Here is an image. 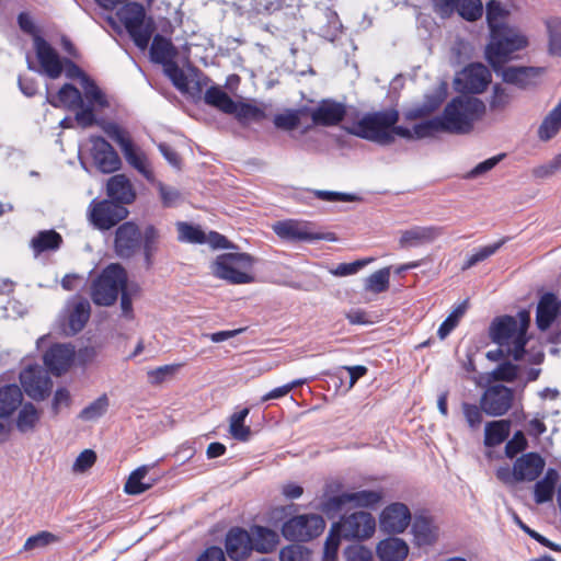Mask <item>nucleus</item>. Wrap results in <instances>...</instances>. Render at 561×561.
Returning a JSON list of instances; mask_svg holds the SVG:
<instances>
[{
  "instance_id": "nucleus-1",
  "label": "nucleus",
  "mask_w": 561,
  "mask_h": 561,
  "mask_svg": "<svg viewBox=\"0 0 561 561\" xmlns=\"http://www.w3.org/2000/svg\"><path fill=\"white\" fill-rule=\"evenodd\" d=\"M485 114V104L470 95L453 99L440 116L416 124L413 129L396 126L399 113L396 110L366 113L354 121L346 119L343 129L359 138L380 145H389L394 136L403 138H424L437 131L469 134Z\"/></svg>"
},
{
  "instance_id": "nucleus-2",
  "label": "nucleus",
  "mask_w": 561,
  "mask_h": 561,
  "mask_svg": "<svg viewBox=\"0 0 561 561\" xmlns=\"http://www.w3.org/2000/svg\"><path fill=\"white\" fill-rule=\"evenodd\" d=\"M530 317L528 311H519L517 318L502 316L495 318L489 328L491 340L500 346L502 355L511 356L515 360L523 358L527 344L526 333Z\"/></svg>"
},
{
  "instance_id": "nucleus-3",
  "label": "nucleus",
  "mask_w": 561,
  "mask_h": 561,
  "mask_svg": "<svg viewBox=\"0 0 561 561\" xmlns=\"http://www.w3.org/2000/svg\"><path fill=\"white\" fill-rule=\"evenodd\" d=\"M528 46L527 36L516 26L490 32V42L485 48V56L495 72L513 59L514 54Z\"/></svg>"
},
{
  "instance_id": "nucleus-4",
  "label": "nucleus",
  "mask_w": 561,
  "mask_h": 561,
  "mask_svg": "<svg viewBox=\"0 0 561 561\" xmlns=\"http://www.w3.org/2000/svg\"><path fill=\"white\" fill-rule=\"evenodd\" d=\"M340 486L337 482L327 484L324 499L319 504V508L328 516L340 512L347 504H352L354 507L374 508L382 502L386 495L382 488H377L329 496V493L337 491Z\"/></svg>"
},
{
  "instance_id": "nucleus-5",
  "label": "nucleus",
  "mask_w": 561,
  "mask_h": 561,
  "mask_svg": "<svg viewBox=\"0 0 561 561\" xmlns=\"http://www.w3.org/2000/svg\"><path fill=\"white\" fill-rule=\"evenodd\" d=\"M254 263L255 259L249 253L228 252L218 255L210 268L215 277L230 284H251L254 282Z\"/></svg>"
},
{
  "instance_id": "nucleus-6",
  "label": "nucleus",
  "mask_w": 561,
  "mask_h": 561,
  "mask_svg": "<svg viewBox=\"0 0 561 561\" xmlns=\"http://www.w3.org/2000/svg\"><path fill=\"white\" fill-rule=\"evenodd\" d=\"M116 14L135 45L141 50L146 49L156 31V25L153 20L147 16L144 5L137 2H128Z\"/></svg>"
},
{
  "instance_id": "nucleus-7",
  "label": "nucleus",
  "mask_w": 561,
  "mask_h": 561,
  "mask_svg": "<svg viewBox=\"0 0 561 561\" xmlns=\"http://www.w3.org/2000/svg\"><path fill=\"white\" fill-rule=\"evenodd\" d=\"M126 282V271L118 264H110L92 280L91 299L98 306H112L124 290Z\"/></svg>"
},
{
  "instance_id": "nucleus-8",
  "label": "nucleus",
  "mask_w": 561,
  "mask_h": 561,
  "mask_svg": "<svg viewBox=\"0 0 561 561\" xmlns=\"http://www.w3.org/2000/svg\"><path fill=\"white\" fill-rule=\"evenodd\" d=\"M103 130L121 147L128 164L136 169L148 181L152 182L154 180V175L150 168L148 158L140 148L133 144L128 133L115 123L104 124Z\"/></svg>"
},
{
  "instance_id": "nucleus-9",
  "label": "nucleus",
  "mask_w": 561,
  "mask_h": 561,
  "mask_svg": "<svg viewBox=\"0 0 561 561\" xmlns=\"http://www.w3.org/2000/svg\"><path fill=\"white\" fill-rule=\"evenodd\" d=\"M325 522L318 514H302L287 519L282 526V535L289 541L307 542L320 536Z\"/></svg>"
},
{
  "instance_id": "nucleus-10",
  "label": "nucleus",
  "mask_w": 561,
  "mask_h": 561,
  "mask_svg": "<svg viewBox=\"0 0 561 561\" xmlns=\"http://www.w3.org/2000/svg\"><path fill=\"white\" fill-rule=\"evenodd\" d=\"M333 527L344 539L365 540L374 535L376 520L370 513L358 511L343 516Z\"/></svg>"
},
{
  "instance_id": "nucleus-11",
  "label": "nucleus",
  "mask_w": 561,
  "mask_h": 561,
  "mask_svg": "<svg viewBox=\"0 0 561 561\" xmlns=\"http://www.w3.org/2000/svg\"><path fill=\"white\" fill-rule=\"evenodd\" d=\"M273 231L283 240L291 242L313 241V240H335L333 233H319L313 230V225L309 221L286 219L275 222Z\"/></svg>"
},
{
  "instance_id": "nucleus-12",
  "label": "nucleus",
  "mask_w": 561,
  "mask_h": 561,
  "mask_svg": "<svg viewBox=\"0 0 561 561\" xmlns=\"http://www.w3.org/2000/svg\"><path fill=\"white\" fill-rule=\"evenodd\" d=\"M128 210L124 205L114 201H93L90 204L88 217L91 224L100 230H108L125 219Z\"/></svg>"
},
{
  "instance_id": "nucleus-13",
  "label": "nucleus",
  "mask_w": 561,
  "mask_h": 561,
  "mask_svg": "<svg viewBox=\"0 0 561 561\" xmlns=\"http://www.w3.org/2000/svg\"><path fill=\"white\" fill-rule=\"evenodd\" d=\"M308 116L311 123L304 127V131L313 126H335L346 116V106L333 100H323L314 108H309Z\"/></svg>"
},
{
  "instance_id": "nucleus-14",
  "label": "nucleus",
  "mask_w": 561,
  "mask_h": 561,
  "mask_svg": "<svg viewBox=\"0 0 561 561\" xmlns=\"http://www.w3.org/2000/svg\"><path fill=\"white\" fill-rule=\"evenodd\" d=\"M20 381L25 393L34 400L45 399L53 386L47 371L39 366H28L23 369Z\"/></svg>"
},
{
  "instance_id": "nucleus-15",
  "label": "nucleus",
  "mask_w": 561,
  "mask_h": 561,
  "mask_svg": "<svg viewBox=\"0 0 561 561\" xmlns=\"http://www.w3.org/2000/svg\"><path fill=\"white\" fill-rule=\"evenodd\" d=\"M513 391L502 385L489 387L480 400L483 412L491 416L504 415L512 407Z\"/></svg>"
},
{
  "instance_id": "nucleus-16",
  "label": "nucleus",
  "mask_w": 561,
  "mask_h": 561,
  "mask_svg": "<svg viewBox=\"0 0 561 561\" xmlns=\"http://www.w3.org/2000/svg\"><path fill=\"white\" fill-rule=\"evenodd\" d=\"M445 233L442 226H412L400 231L398 245L400 249L419 248L433 243Z\"/></svg>"
},
{
  "instance_id": "nucleus-17",
  "label": "nucleus",
  "mask_w": 561,
  "mask_h": 561,
  "mask_svg": "<svg viewBox=\"0 0 561 561\" xmlns=\"http://www.w3.org/2000/svg\"><path fill=\"white\" fill-rule=\"evenodd\" d=\"M90 142L93 162L101 172L112 173L121 168V159L110 142L99 136H92Z\"/></svg>"
},
{
  "instance_id": "nucleus-18",
  "label": "nucleus",
  "mask_w": 561,
  "mask_h": 561,
  "mask_svg": "<svg viewBox=\"0 0 561 561\" xmlns=\"http://www.w3.org/2000/svg\"><path fill=\"white\" fill-rule=\"evenodd\" d=\"M141 244V232L134 222H124L115 232V252L119 257H131Z\"/></svg>"
},
{
  "instance_id": "nucleus-19",
  "label": "nucleus",
  "mask_w": 561,
  "mask_h": 561,
  "mask_svg": "<svg viewBox=\"0 0 561 561\" xmlns=\"http://www.w3.org/2000/svg\"><path fill=\"white\" fill-rule=\"evenodd\" d=\"M34 48L43 72L50 79H57L64 71V64L58 53L42 36H34Z\"/></svg>"
},
{
  "instance_id": "nucleus-20",
  "label": "nucleus",
  "mask_w": 561,
  "mask_h": 561,
  "mask_svg": "<svg viewBox=\"0 0 561 561\" xmlns=\"http://www.w3.org/2000/svg\"><path fill=\"white\" fill-rule=\"evenodd\" d=\"M411 523V512L403 503H392L380 515V528L387 534H401Z\"/></svg>"
},
{
  "instance_id": "nucleus-21",
  "label": "nucleus",
  "mask_w": 561,
  "mask_h": 561,
  "mask_svg": "<svg viewBox=\"0 0 561 561\" xmlns=\"http://www.w3.org/2000/svg\"><path fill=\"white\" fill-rule=\"evenodd\" d=\"M456 81L461 84L460 89L466 92L481 93L490 83L491 73L484 65L480 62L471 64L461 71Z\"/></svg>"
},
{
  "instance_id": "nucleus-22",
  "label": "nucleus",
  "mask_w": 561,
  "mask_h": 561,
  "mask_svg": "<svg viewBox=\"0 0 561 561\" xmlns=\"http://www.w3.org/2000/svg\"><path fill=\"white\" fill-rule=\"evenodd\" d=\"M503 81L514 84L520 89H527L537 85L543 73L542 68L537 67H504L497 72Z\"/></svg>"
},
{
  "instance_id": "nucleus-23",
  "label": "nucleus",
  "mask_w": 561,
  "mask_h": 561,
  "mask_svg": "<svg viewBox=\"0 0 561 561\" xmlns=\"http://www.w3.org/2000/svg\"><path fill=\"white\" fill-rule=\"evenodd\" d=\"M226 551L233 561H241L248 558L252 551L250 534L239 527L231 528L226 536Z\"/></svg>"
},
{
  "instance_id": "nucleus-24",
  "label": "nucleus",
  "mask_w": 561,
  "mask_h": 561,
  "mask_svg": "<svg viewBox=\"0 0 561 561\" xmlns=\"http://www.w3.org/2000/svg\"><path fill=\"white\" fill-rule=\"evenodd\" d=\"M545 466L546 461L539 454H524L514 462L516 482L535 481L543 471Z\"/></svg>"
},
{
  "instance_id": "nucleus-25",
  "label": "nucleus",
  "mask_w": 561,
  "mask_h": 561,
  "mask_svg": "<svg viewBox=\"0 0 561 561\" xmlns=\"http://www.w3.org/2000/svg\"><path fill=\"white\" fill-rule=\"evenodd\" d=\"M75 357V348L69 344H55L44 355V363L56 376L67 371Z\"/></svg>"
},
{
  "instance_id": "nucleus-26",
  "label": "nucleus",
  "mask_w": 561,
  "mask_h": 561,
  "mask_svg": "<svg viewBox=\"0 0 561 561\" xmlns=\"http://www.w3.org/2000/svg\"><path fill=\"white\" fill-rule=\"evenodd\" d=\"M68 322L64 331L68 335L80 332L90 318L91 307L88 300L75 298L67 306Z\"/></svg>"
},
{
  "instance_id": "nucleus-27",
  "label": "nucleus",
  "mask_w": 561,
  "mask_h": 561,
  "mask_svg": "<svg viewBox=\"0 0 561 561\" xmlns=\"http://www.w3.org/2000/svg\"><path fill=\"white\" fill-rule=\"evenodd\" d=\"M561 316V301L552 293L541 296L536 312V323L539 330H548L556 318Z\"/></svg>"
},
{
  "instance_id": "nucleus-28",
  "label": "nucleus",
  "mask_w": 561,
  "mask_h": 561,
  "mask_svg": "<svg viewBox=\"0 0 561 561\" xmlns=\"http://www.w3.org/2000/svg\"><path fill=\"white\" fill-rule=\"evenodd\" d=\"M107 195L116 203L130 204L136 198V193L130 180L125 174H116L107 181Z\"/></svg>"
},
{
  "instance_id": "nucleus-29",
  "label": "nucleus",
  "mask_w": 561,
  "mask_h": 561,
  "mask_svg": "<svg viewBox=\"0 0 561 561\" xmlns=\"http://www.w3.org/2000/svg\"><path fill=\"white\" fill-rule=\"evenodd\" d=\"M376 553L381 561H404L409 546L401 538L390 537L378 542Z\"/></svg>"
},
{
  "instance_id": "nucleus-30",
  "label": "nucleus",
  "mask_w": 561,
  "mask_h": 561,
  "mask_svg": "<svg viewBox=\"0 0 561 561\" xmlns=\"http://www.w3.org/2000/svg\"><path fill=\"white\" fill-rule=\"evenodd\" d=\"M47 102L54 107H64L68 110H77L82 107L81 92L72 84L66 83L56 94L47 93Z\"/></svg>"
},
{
  "instance_id": "nucleus-31",
  "label": "nucleus",
  "mask_w": 561,
  "mask_h": 561,
  "mask_svg": "<svg viewBox=\"0 0 561 561\" xmlns=\"http://www.w3.org/2000/svg\"><path fill=\"white\" fill-rule=\"evenodd\" d=\"M250 536L252 549L262 553L271 552L278 543L277 533L263 526H253Z\"/></svg>"
},
{
  "instance_id": "nucleus-32",
  "label": "nucleus",
  "mask_w": 561,
  "mask_h": 561,
  "mask_svg": "<svg viewBox=\"0 0 561 561\" xmlns=\"http://www.w3.org/2000/svg\"><path fill=\"white\" fill-rule=\"evenodd\" d=\"M309 107L302 106L296 110H285L274 116L273 123L276 128L290 131L300 127L304 119L308 117Z\"/></svg>"
},
{
  "instance_id": "nucleus-33",
  "label": "nucleus",
  "mask_w": 561,
  "mask_h": 561,
  "mask_svg": "<svg viewBox=\"0 0 561 561\" xmlns=\"http://www.w3.org/2000/svg\"><path fill=\"white\" fill-rule=\"evenodd\" d=\"M176 55L178 50L169 39L160 35L154 36L150 47V57L152 61L161 64L164 67L174 61Z\"/></svg>"
},
{
  "instance_id": "nucleus-34",
  "label": "nucleus",
  "mask_w": 561,
  "mask_h": 561,
  "mask_svg": "<svg viewBox=\"0 0 561 561\" xmlns=\"http://www.w3.org/2000/svg\"><path fill=\"white\" fill-rule=\"evenodd\" d=\"M23 394L16 385H8L0 389V417H9L21 404Z\"/></svg>"
},
{
  "instance_id": "nucleus-35",
  "label": "nucleus",
  "mask_w": 561,
  "mask_h": 561,
  "mask_svg": "<svg viewBox=\"0 0 561 561\" xmlns=\"http://www.w3.org/2000/svg\"><path fill=\"white\" fill-rule=\"evenodd\" d=\"M559 473L556 469L549 468L545 477L537 481L534 486L535 502L542 504L552 500Z\"/></svg>"
},
{
  "instance_id": "nucleus-36",
  "label": "nucleus",
  "mask_w": 561,
  "mask_h": 561,
  "mask_svg": "<svg viewBox=\"0 0 561 561\" xmlns=\"http://www.w3.org/2000/svg\"><path fill=\"white\" fill-rule=\"evenodd\" d=\"M42 419V411L33 403H25L18 413L15 425L20 433L34 432Z\"/></svg>"
},
{
  "instance_id": "nucleus-37",
  "label": "nucleus",
  "mask_w": 561,
  "mask_h": 561,
  "mask_svg": "<svg viewBox=\"0 0 561 561\" xmlns=\"http://www.w3.org/2000/svg\"><path fill=\"white\" fill-rule=\"evenodd\" d=\"M230 115H233L242 125H248L252 122H261L265 118V112L263 108L253 103L244 102H234Z\"/></svg>"
},
{
  "instance_id": "nucleus-38",
  "label": "nucleus",
  "mask_w": 561,
  "mask_h": 561,
  "mask_svg": "<svg viewBox=\"0 0 561 561\" xmlns=\"http://www.w3.org/2000/svg\"><path fill=\"white\" fill-rule=\"evenodd\" d=\"M412 533L417 546H427L435 541L437 534L432 522L423 516L415 517L412 524Z\"/></svg>"
},
{
  "instance_id": "nucleus-39",
  "label": "nucleus",
  "mask_w": 561,
  "mask_h": 561,
  "mask_svg": "<svg viewBox=\"0 0 561 561\" xmlns=\"http://www.w3.org/2000/svg\"><path fill=\"white\" fill-rule=\"evenodd\" d=\"M511 421L500 420L489 422L485 425L484 444L488 447H495L502 444L510 435Z\"/></svg>"
},
{
  "instance_id": "nucleus-40",
  "label": "nucleus",
  "mask_w": 561,
  "mask_h": 561,
  "mask_svg": "<svg viewBox=\"0 0 561 561\" xmlns=\"http://www.w3.org/2000/svg\"><path fill=\"white\" fill-rule=\"evenodd\" d=\"M148 471H149V467H147V466H141V467L137 468L136 470H134L129 474V477L124 485V491L127 494L137 495V494H141L145 491L149 490L153 485V481H145V479L148 474Z\"/></svg>"
},
{
  "instance_id": "nucleus-41",
  "label": "nucleus",
  "mask_w": 561,
  "mask_h": 561,
  "mask_svg": "<svg viewBox=\"0 0 561 561\" xmlns=\"http://www.w3.org/2000/svg\"><path fill=\"white\" fill-rule=\"evenodd\" d=\"M62 242L61 236L54 230H44L38 232L31 241V247L35 254L45 251H54L59 249Z\"/></svg>"
},
{
  "instance_id": "nucleus-42",
  "label": "nucleus",
  "mask_w": 561,
  "mask_h": 561,
  "mask_svg": "<svg viewBox=\"0 0 561 561\" xmlns=\"http://www.w3.org/2000/svg\"><path fill=\"white\" fill-rule=\"evenodd\" d=\"M510 11L501 2L491 0L486 3V21L490 32L508 26Z\"/></svg>"
},
{
  "instance_id": "nucleus-43",
  "label": "nucleus",
  "mask_w": 561,
  "mask_h": 561,
  "mask_svg": "<svg viewBox=\"0 0 561 561\" xmlns=\"http://www.w3.org/2000/svg\"><path fill=\"white\" fill-rule=\"evenodd\" d=\"M204 101L206 104L218 108L225 114H230L236 102L219 87H210L207 89L204 94Z\"/></svg>"
},
{
  "instance_id": "nucleus-44",
  "label": "nucleus",
  "mask_w": 561,
  "mask_h": 561,
  "mask_svg": "<svg viewBox=\"0 0 561 561\" xmlns=\"http://www.w3.org/2000/svg\"><path fill=\"white\" fill-rule=\"evenodd\" d=\"M249 412L250 410L244 408L230 416L229 433L237 440L247 442L250 439L251 428L244 424Z\"/></svg>"
},
{
  "instance_id": "nucleus-45",
  "label": "nucleus",
  "mask_w": 561,
  "mask_h": 561,
  "mask_svg": "<svg viewBox=\"0 0 561 561\" xmlns=\"http://www.w3.org/2000/svg\"><path fill=\"white\" fill-rule=\"evenodd\" d=\"M561 129V111L554 107L550 113L545 117L541 125L538 129V137L543 140H550L553 138Z\"/></svg>"
},
{
  "instance_id": "nucleus-46",
  "label": "nucleus",
  "mask_w": 561,
  "mask_h": 561,
  "mask_svg": "<svg viewBox=\"0 0 561 561\" xmlns=\"http://www.w3.org/2000/svg\"><path fill=\"white\" fill-rule=\"evenodd\" d=\"M447 83L440 82L432 93L425 96L423 105L416 110L419 115H428L437 110L447 96Z\"/></svg>"
},
{
  "instance_id": "nucleus-47",
  "label": "nucleus",
  "mask_w": 561,
  "mask_h": 561,
  "mask_svg": "<svg viewBox=\"0 0 561 561\" xmlns=\"http://www.w3.org/2000/svg\"><path fill=\"white\" fill-rule=\"evenodd\" d=\"M390 268H381L365 279V290L374 294H380L389 288Z\"/></svg>"
},
{
  "instance_id": "nucleus-48",
  "label": "nucleus",
  "mask_w": 561,
  "mask_h": 561,
  "mask_svg": "<svg viewBox=\"0 0 561 561\" xmlns=\"http://www.w3.org/2000/svg\"><path fill=\"white\" fill-rule=\"evenodd\" d=\"M60 541V537L47 530L39 531L28 537L22 551L28 552L36 549H43Z\"/></svg>"
},
{
  "instance_id": "nucleus-49",
  "label": "nucleus",
  "mask_w": 561,
  "mask_h": 561,
  "mask_svg": "<svg viewBox=\"0 0 561 561\" xmlns=\"http://www.w3.org/2000/svg\"><path fill=\"white\" fill-rule=\"evenodd\" d=\"M81 87L83 89V93L90 106L96 105L99 107L107 106V100L102 90L95 84L93 80L89 77H83Z\"/></svg>"
},
{
  "instance_id": "nucleus-50",
  "label": "nucleus",
  "mask_w": 561,
  "mask_h": 561,
  "mask_svg": "<svg viewBox=\"0 0 561 561\" xmlns=\"http://www.w3.org/2000/svg\"><path fill=\"white\" fill-rule=\"evenodd\" d=\"M455 9L468 21H476L482 16L481 0H455Z\"/></svg>"
},
{
  "instance_id": "nucleus-51",
  "label": "nucleus",
  "mask_w": 561,
  "mask_h": 561,
  "mask_svg": "<svg viewBox=\"0 0 561 561\" xmlns=\"http://www.w3.org/2000/svg\"><path fill=\"white\" fill-rule=\"evenodd\" d=\"M108 404L107 396L102 394L79 413V419L83 421L98 420L107 411Z\"/></svg>"
},
{
  "instance_id": "nucleus-52",
  "label": "nucleus",
  "mask_w": 561,
  "mask_h": 561,
  "mask_svg": "<svg viewBox=\"0 0 561 561\" xmlns=\"http://www.w3.org/2000/svg\"><path fill=\"white\" fill-rule=\"evenodd\" d=\"M176 229L179 232V240L181 241L192 243L206 242V234L199 227L192 226L187 222H178Z\"/></svg>"
},
{
  "instance_id": "nucleus-53",
  "label": "nucleus",
  "mask_w": 561,
  "mask_h": 561,
  "mask_svg": "<svg viewBox=\"0 0 561 561\" xmlns=\"http://www.w3.org/2000/svg\"><path fill=\"white\" fill-rule=\"evenodd\" d=\"M181 365L179 364H172V365H164L157 367L154 369H151L147 373L148 382L152 386H159L167 380H170L174 377V375L180 369Z\"/></svg>"
},
{
  "instance_id": "nucleus-54",
  "label": "nucleus",
  "mask_w": 561,
  "mask_h": 561,
  "mask_svg": "<svg viewBox=\"0 0 561 561\" xmlns=\"http://www.w3.org/2000/svg\"><path fill=\"white\" fill-rule=\"evenodd\" d=\"M505 242H506V240L502 239V240H500V241H497V242H495L493 244H489V245L482 247L476 253H473L472 255H470L467 259L466 263L462 266V270L465 271V270L471 268L472 266H474L479 262H482V261L486 260L488 257H490L491 255L496 253L503 247V244Z\"/></svg>"
},
{
  "instance_id": "nucleus-55",
  "label": "nucleus",
  "mask_w": 561,
  "mask_h": 561,
  "mask_svg": "<svg viewBox=\"0 0 561 561\" xmlns=\"http://www.w3.org/2000/svg\"><path fill=\"white\" fill-rule=\"evenodd\" d=\"M324 16L327 19V23L320 26L319 32L324 38L333 41L340 33L342 24L337 13L329 8L325 10Z\"/></svg>"
},
{
  "instance_id": "nucleus-56",
  "label": "nucleus",
  "mask_w": 561,
  "mask_h": 561,
  "mask_svg": "<svg viewBox=\"0 0 561 561\" xmlns=\"http://www.w3.org/2000/svg\"><path fill=\"white\" fill-rule=\"evenodd\" d=\"M547 28L549 33L550 53L557 56H561V19L552 18L548 20Z\"/></svg>"
},
{
  "instance_id": "nucleus-57",
  "label": "nucleus",
  "mask_w": 561,
  "mask_h": 561,
  "mask_svg": "<svg viewBox=\"0 0 561 561\" xmlns=\"http://www.w3.org/2000/svg\"><path fill=\"white\" fill-rule=\"evenodd\" d=\"M142 239H144L145 262H146V265L148 267H150L152 265L153 254L157 251V242L159 239V233L154 227L149 226L145 229Z\"/></svg>"
},
{
  "instance_id": "nucleus-58",
  "label": "nucleus",
  "mask_w": 561,
  "mask_h": 561,
  "mask_svg": "<svg viewBox=\"0 0 561 561\" xmlns=\"http://www.w3.org/2000/svg\"><path fill=\"white\" fill-rule=\"evenodd\" d=\"M163 71L178 90L181 92H186L188 90L187 77L175 61L164 66Z\"/></svg>"
},
{
  "instance_id": "nucleus-59",
  "label": "nucleus",
  "mask_w": 561,
  "mask_h": 561,
  "mask_svg": "<svg viewBox=\"0 0 561 561\" xmlns=\"http://www.w3.org/2000/svg\"><path fill=\"white\" fill-rule=\"evenodd\" d=\"M374 261V257L360 259L351 263H341L335 268H331L330 273L337 277H344L358 273L362 268Z\"/></svg>"
},
{
  "instance_id": "nucleus-60",
  "label": "nucleus",
  "mask_w": 561,
  "mask_h": 561,
  "mask_svg": "<svg viewBox=\"0 0 561 561\" xmlns=\"http://www.w3.org/2000/svg\"><path fill=\"white\" fill-rule=\"evenodd\" d=\"M561 170V152L553 157L547 163L540 164L531 170V174L536 179H548Z\"/></svg>"
},
{
  "instance_id": "nucleus-61",
  "label": "nucleus",
  "mask_w": 561,
  "mask_h": 561,
  "mask_svg": "<svg viewBox=\"0 0 561 561\" xmlns=\"http://www.w3.org/2000/svg\"><path fill=\"white\" fill-rule=\"evenodd\" d=\"M280 561H309V551L302 546L290 545L279 551Z\"/></svg>"
},
{
  "instance_id": "nucleus-62",
  "label": "nucleus",
  "mask_w": 561,
  "mask_h": 561,
  "mask_svg": "<svg viewBox=\"0 0 561 561\" xmlns=\"http://www.w3.org/2000/svg\"><path fill=\"white\" fill-rule=\"evenodd\" d=\"M511 101L512 95L508 93V91L501 85H495L491 96L490 107L493 111H503L508 106Z\"/></svg>"
},
{
  "instance_id": "nucleus-63",
  "label": "nucleus",
  "mask_w": 561,
  "mask_h": 561,
  "mask_svg": "<svg viewBox=\"0 0 561 561\" xmlns=\"http://www.w3.org/2000/svg\"><path fill=\"white\" fill-rule=\"evenodd\" d=\"M341 537L342 535H340L337 530H334V527L332 526L330 534L325 540L323 561L336 560Z\"/></svg>"
},
{
  "instance_id": "nucleus-64",
  "label": "nucleus",
  "mask_w": 561,
  "mask_h": 561,
  "mask_svg": "<svg viewBox=\"0 0 561 561\" xmlns=\"http://www.w3.org/2000/svg\"><path fill=\"white\" fill-rule=\"evenodd\" d=\"M347 561H373V552L360 545L350 546L345 552Z\"/></svg>"
}]
</instances>
